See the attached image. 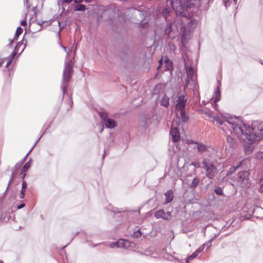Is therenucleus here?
Returning <instances> with one entry per match:
<instances>
[{
    "label": "nucleus",
    "mask_w": 263,
    "mask_h": 263,
    "mask_svg": "<svg viewBox=\"0 0 263 263\" xmlns=\"http://www.w3.org/2000/svg\"><path fill=\"white\" fill-rule=\"evenodd\" d=\"M201 167L205 171L206 177L210 179L214 178L217 168L212 156L209 155L208 157L205 156L203 158Z\"/></svg>",
    "instance_id": "39448f33"
},
{
    "label": "nucleus",
    "mask_w": 263,
    "mask_h": 263,
    "mask_svg": "<svg viewBox=\"0 0 263 263\" xmlns=\"http://www.w3.org/2000/svg\"><path fill=\"white\" fill-rule=\"evenodd\" d=\"M103 123L105 125L106 128H107L111 129L117 126L116 122L111 118H108Z\"/></svg>",
    "instance_id": "412c9836"
},
{
    "label": "nucleus",
    "mask_w": 263,
    "mask_h": 263,
    "mask_svg": "<svg viewBox=\"0 0 263 263\" xmlns=\"http://www.w3.org/2000/svg\"><path fill=\"white\" fill-rule=\"evenodd\" d=\"M162 13L165 16L168 15L169 14L170 11L168 10V9L167 8H165L162 10Z\"/></svg>",
    "instance_id": "c03bdc74"
},
{
    "label": "nucleus",
    "mask_w": 263,
    "mask_h": 263,
    "mask_svg": "<svg viewBox=\"0 0 263 263\" xmlns=\"http://www.w3.org/2000/svg\"><path fill=\"white\" fill-rule=\"evenodd\" d=\"M192 34V31L189 29L186 30L184 28L181 34V44L183 47H185V45L187 43L188 40L190 38Z\"/></svg>",
    "instance_id": "4468645a"
},
{
    "label": "nucleus",
    "mask_w": 263,
    "mask_h": 263,
    "mask_svg": "<svg viewBox=\"0 0 263 263\" xmlns=\"http://www.w3.org/2000/svg\"><path fill=\"white\" fill-rule=\"evenodd\" d=\"M30 163H31V159L27 162H26L24 166L22 167V169L21 170V174H23V173H26L28 171V170L30 167Z\"/></svg>",
    "instance_id": "cd10ccee"
},
{
    "label": "nucleus",
    "mask_w": 263,
    "mask_h": 263,
    "mask_svg": "<svg viewBox=\"0 0 263 263\" xmlns=\"http://www.w3.org/2000/svg\"><path fill=\"white\" fill-rule=\"evenodd\" d=\"M23 31V29L21 27H18L16 30L13 40H17L19 36L22 33Z\"/></svg>",
    "instance_id": "c85d7f7f"
},
{
    "label": "nucleus",
    "mask_w": 263,
    "mask_h": 263,
    "mask_svg": "<svg viewBox=\"0 0 263 263\" xmlns=\"http://www.w3.org/2000/svg\"><path fill=\"white\" fill-rule=\"evenodd\" d=\"M258 184L260 186V190L263 192V178H260L258 181Z\"/></svg>",
    "instance_id": "37998d69"
},
{
    "label": "nucleus",
    "mask_w": 263,
    "mask_h": 263,
    "mask_svg": "<svg viewBox=\"0 0 263 263\" xmlns=\"http://www.w3.org/2000/svg\"><path fill=\"white\" fill-rule=\"evenodd\" d=\"M15 57V53H12L11 54V55L8 58V60L5 65V67H8L10 65V64L12 62V61L13 60Z\"/></svg>",
    "instance_id": "7c9ffc66"
},
{
    "label": "nucleus",
    "mask_w": 263,
    "mask_h": 263,
    "mask_svg": "<svg viewBox=\"0 0 263 263\" xmlns=\"http://www.w3.org/2000/svg\"><path fill=\"white\" fill-rule=\"evenodd\" d=\"M237 181L242 187H249L250 185L249 172L242 171L239 172L237 175Z\"/></svg>",
    "instance_id": "0eeeda50"
},
{
    "label": "nucleus",
    "mask_w": 263,
    "mask_h": 263,
    "mask_svg": "<svg viewBox=\"0 0 263 263\" xmlns=\"http://www.w3.org/2000/svg\"><path fill=\"white\" fill-rule=\"evenodd\" d=\"M201 167L205 171L206 177L210 179L214 178L217 168L212 156L209 155L208 157L205 156L203 158Z\"/></svg>",
    "instance_id": "7ed1b4c3"
},
{
    "label": "nucleus",
    "mask_w": 263,
    "mask_h": 263,
    "mask_svg": "<svg viewBox=\"0 0 263 263\" xmlns=\"http://www.w3.org/2000/svg\"><path fill=\"white\" fill-rule=\"evenodd\" d=\"M24 39H23V40L18 42L16 45H15V47H14V49L13 50V51L12 52V53H15V55L18 53V50H19V49L20 48V47L24 45V47L23 48H22V50H21V53L19 54H20L25 49V47H26V41H25V43H24Z\"/></svg>",
    "instance_id": "a211bd4d"
},
{
    "label": "nucleus",
    "mask_w": 263,
    "mask_h": 263,
    "mask_svg": "<svg viewBox=\"0 0 263 263\" xmlns=\"http://www.w3.org/2000/svg\"><path fill=\"white\" fill-rule=\"evenodd\" d=\"M24 3H25V4H26V5L28 8H30V4L29 3V0H24Z\"/></svg>",
    "instance_id": "3c124183"
},
{
    "label": "nucleus",
    "mask_w": 263,
    "mask_h": 263,
    "mask_svg": "<svg viewBox=\"0 0 263 263\" xmlns=\"http://www.w3.org/2000/svg\"><path fill=\"white\" fill-rule=\"evenodd\" d=\"M12 173H11V175L10 176V179L9 180V182H8V186L7 187V189L5 191V192L6 193L9 187V186L10 185V184H11V183L12 182V181H13V180L14 179V176L15 175V173L13 171V169H12Z\"/></svg>",
    "instance_id": "e433bc0d"
},
{
    "label": "nucleus",
    "mask_w": 263,
    "mask_h": 263,
    "mask_svg": "<svg viewBox=\"0 0 263 263\" xmlns=\"http://www.w3.org/2000/svg\"><path fill=\"white\" fill-rule=\"evenodd\" d=\"M191 186L195 188L197 186V177H195L192 180Z\"/></svg>",
    "instance_id": "a19ab883"
},
{
    "label": "nucleus",
    "mask_w": 263,
    "mask_h": 263,
    "mask_svg": "<svg viewBox=\"0 0 263 263\" xmlns=\"http://www.w3.org/2000/svg\"><path fill=\"white\" fill-rule=\"evenodd\" d=\"M253 146L252 145H249L246 147V153L249 154L253 151Z\"/></svg>",
    "instance_id": "79ce46f5"
},
{
    "label": "nucleus",
    "mask_w": 263,
    "mask_h": 263,
    "mask_svg": "<svg viewBox=\"0 0 263 263\" xmlns=\"http://www.w3.org/2000/svg\"><path fill=\"white\" fill-rule=\"evenodd\" d=\"M173 26V23H168L164 26L163 29L164 34L172 39H174L175 36Z\"/></svg>",
    "instance_id": "ddd939ff"
},
{
    "label": "nucleus",
    "mask_w": 263,
    "mask_h": 263,
    "mask_svg": "<svg viewBox=\"0 0 263 263\" xmlns=\"http://www.w3.org/2000/svg\"><path fill=\"white\" fill-rule=\"evenodd\" d=\"M79 233V232H77L72 235L73 238L77 236Z\"/></svg>",
    "instance_id": "0e129e2a"
},
{
    "label": "nucleus",
    "mask_w": 263,
    "mask_h": 263,
    "mask_svg": "<svg viewBox=\"0 0 263 263\" xmlns=\"http://www.w3.org/2000/svg\"><path fill=\"white\" fill-rule=\"evenodd\" d=\"M238 120L236 118H230L225 120L224 125L222 127V130L227 134L228 131L232 134L233 132L238 138L245 139H248L249 141L256 140L258 136L254 133V129L251 127L247 124L238 123Z\"/></svg>",
    "instance_id": "f257e3e1"
},
{
    "label": "nucleus",
    "mask_w": 263,
    "mask_h": 263,
    "mask_svg": "<svg viewBox=\"0 0 263 263\" xmlns=\"http://www.w3.org/2000/svg\"><path fill=\"white\" fill-rule=\"evenodd\" d=\"M25 206V204L24 203H21L20 204L17 205L16 208L17 210H20L23 208Z\"/></svg>",
    "instance_id": "de8ad7c7"
},
{
    "label": "nucleus",
    "mask_w": 263,
    "mask_h": 263,
    "mask_svg": "<svg viewBox=\"0 0 263 263\" xmlns=\"http://www.w3.org/2000/svg\"><path fill=\"white\" fill-rule=\"evenodd\" d=\"M253 214L258 218L263 219V208L256 206L253 210Z\"/></svg>",
    "instance_id": "aec40b11"
},
{
    "label": "nucleus",
    "mask_w": 263,
    "mask_h": 263,
    "mask_svg": "<svg viewBox=\"0 0 263 263\" xmlns=\"http://www.w3.org/2000/svg\"><path fill=\"white\" fill-rule=\"evenodd\" d=\"M201 167L205 171L206 177L210 179L214 178L217 168L212 156L209 155L208 157L205 156L203 158Z\"/></svg>",
    "instance_id": "20e7f679"
},
{
    "label": "nucleus",
    "mask_w": 263,
    "mask_h": 263,
    "mask_svg": "<svg viewBox=\"0 0 263 263\" xmlns=\"http://www.w3.org/2000/svg\"><path fill=\"white\" fill-rule=\"evenodd\" d=\"M72 0H62V2L65 4H69L71 3Z\"/></svg>",
    "instance_id": "5fc2aeb1"
},
{
    "label": "nucleus",
    "mask_w": 263,
    "mask_h": 263,
    "mask_svg": "<svg viewBox=\"0 0 263 263\" xmlns=\"http://www.w3.org/2000/svg\"><path fill=\"white\" fill-rule=\"evenodd\" d=\"M211 242H208L207 243H204L202 245L201 247L200 248H198V253L201 252L203 251L204 248L205 247H206V250L208 249V248L211 246Z\"/></svg>",
    "instance_id": "72a5a7b5"
},
{
    "label": "nucleus",
    "mask_w": 263,
    "mask_h": 263,
    "mask_svg": "<svg viewBox=\"0 0 263 263\" xmlns=\"http://www.w3.org/2000/svg\"><path fill=\"white\" fill-rule=\"evenodd\" d=\"M142 235V232H141L140 230H138L136 231H135L133 234V237L134 238H138L140 237H141Z\"/></svg>",
    "instance_id": "4c0bfd02"
},
{
    "label": "nucleus",
    "mask_w": 263,
    "mask_h": 263,
    "mask_svg": "<svg viewBox=\"0 0 263 263\" xmlns=\"http://www.w3.org/2000/svg\"><path fill=\"white\" fill-rule=\"evenodd\" d=\"M99 116L102 120L103 123L105 122V121H106V120L109 118L107 114L105 111H100L99 112Z\"/></svg>",
    "instance_id": "2f4dec72"
},
{
    "label": "nucleus",
    "mask_w": 263,
    "mask_h": 263,
    "mask_svg": "<svg viewBox=\"0 0 263 263\" xmlns=\"http://www.w3.org/2000/svg\"><path fill=\"white\" fill-rule=\"evenodd\" d=\"M164 195L165 196V203H168L171 202L174 198L173 192L172 190H167L164 193Z\"/></svg>",
    "instance_id": "4be33fe9"
},
{
    "label": "nucleus",
    "mask_w": 263,
    "mask_h": 263,
    "mask_svg": "<svg viewBox=\"0 0 263 263\" xmlns=\"http://www.w3.org/2000/svg\"><path fill=\"white\" fill-rule=\"evenodd\" d=\"M27 187V182L23 180L22 183V189L21 190V193L20 194V198L21 199H23L25 197V193L26 192V189Z\"/></svg>",
    "instance_id": "b1692460"
},
{
    "label": "nucleus",
    "mask_w": 263,
    "mask_h": 263,
    "mask_svg": "<svg viewBox=\"0 0 263 263\" xmlns=\"http://www.w3.org/2000/svg\"><path fill=\"white\" fill-rule=\"evenodd\" d=\"M130 246V242L124 239H120L118 240L110 243L109 247L111 248H122L127 249Z\"/></svg>",
    "instance_id": "6e6552de"
},
{
    "label": "nucleus",
    "mask_w": 263,
    "mask_h": 263,
    "mask_svg": "<svg viewBox=\"0 0 263 263\" xmlns=\"http://www.w3.org/2000/svg\"><path fill=\"white\" fill-rule=\"evenodd\" d=\"M84 0H74L76 3L80 4L83 2Z\"/></svg>",
    "instance_id": "052dcab7"
},
{
    "label": "nucleus",
    "mask_w": 263,
    "mask_h": 263,
    "mask_svg": "<svg viewBox=\"0 0 263 263\" xmlns=\"http://www.w3.org/2000/svg\"><path fill=\"white\" fill-rule=\"evenodd\" d=\"M192 165L194 166V167L197 168V162H193L190 164V166H192Z\"/></svg>",
    "instance_id": "6e6d98bb"
},
{
    "label": "nucleus",
    "mask_w": 263,
    "mask_h": 263,
    "mask_svg": "<svg viewBox=\"0 0 263 263\" xmlns=\"http://www.w3.org/2000/svg\"><path fill=\"white\" fill-rule=\"evenodd\" d=\"M14 215H13L11 216V215H9V217L7 218V219L6 220V221H7L9 220H14Z\"/></svg>",
    "instance_id": "603ef678"
},
{
    "label": "nucleus",
    "mask_w": 263,
    "mask_h": 263,
    "mask_svg": "<svg viewBox=\"0 0 263 263\" xmlns=\"http://www.w3.org/2000/svg\"><path fill=\"white\" fill-rule=\"evenodd\" d=\"M92 0H84V1L85 2V3H90L92 1Z\"/></svg>",
    "instance_id": "69168bd1"
},
{
    "label": "nucleus",
    "mask_w": 263,
    "mask_h": 263,
    "mask_svg": "<svg viewBox=\"0 0 263 263\" xmlns=\"http://www.w3.org/2000/svg\"><path fill=\"white\" fill-rule=\"evenodd\" d=\"M214 151V150L212 147L207 146L203 144L198 142V152L204 153L203 158L205 156L208 157L209 155L212 156Z\"/></svg>",
    "instance_id": "1a4fd4ad"
},
{
    "label": "nucleus",
    "mask_w": 263,
    "mask_h": 263,
    "mask_svg": "<svg viewBox=\"0 0 263 263\" xmlns=\"http://www.w3.org/2000/svg\"><path fill=\"white\" fill-rule=\"evenodd\" d=\"M170 135L172 136V139L173 142H177L180 140V132L177 128H172L170 130Z\"/></svg>",
    "instance_id": "f3484780"
},
{
    "label": "nucleus",
    "mask_w": 263,
    "mask_h": 263,
    "mask_svg": "<svg viewBox=\"0 0 263 263\" xmlns=\"http://www.w3.org/2000/svg\"><path fill=\"white\" fill-rule=\"evenodd\" d=\"M155 217L157 219L162 218L164 220H170L172 218V214L171 212H165L163 209H161L155 213Z\"/></svg>",
    "instance_id": "9d476101"
},
{
    "label": "nucleus",
    "mask_w": 263,
    "mask_h": 263,
    "mask_svg": "<svg viewBox=\"0 0 263 263\" xmlns=\"http://www.w3.org/2000/svg\"><path fill=\"white\" fill-rule=\"evenodd\" d=\"M2 216H3V214H1L0 216V221H4V218H3Z\"/></svg>",
    "instance_id": "e2e57ef3"
},
{
    "label": "nucleus",
    "mask_w": 263,
    "mask_h": 263,
    "mask_svg": "<svg viewBox=\"0 0 263 263\" xmlns=\"http://www.w3.org/2000/svg\"><path fill=\"white\" fill-rule=\"evenodd\" d=\"M197 0H167V4L171 6L177 15L191 18L193 16V9Z\"/></svg>",
    "instance_id": "f03ea898"
},
{
    "label": "nucleus",
    "mask_w": 263,
    "mask_h": 263,
    "mask_svg": "<svg viewBox=\"0 0 263 263\" xmlns=\"http://www.w3.org/2000/svg\"><path fill=\"white\" fill-rule=\"evenodd\" d=\"M249 161L247 159H243L242 161H241L236 166H231L229 170L227 172V175L229 176L233 174L237 169L239 168H243V165L245 164L248 163Z\"/></svg>",
    "instance_id": "2eb2a0df"
},
{
    "label": "nucleus",
    "mask_w": 263,
    "mask_h": 263,
    "mask_svg": "<svg viewBox=\"0 0 263 263\" xmlns=\"http://www.w3.org/2000/svg\"><path fill=\"white\" fill-rule=\"evenodd\" d=\"M218 86L216 87V88L215 90L214 95L213 98V99H214L213 106H214L215 109H216V107L217 106V102L218 101H219L221 98L220 92V90H219V86L220 85V83L219 81H218Z\"/></svg>",
    "instance_id": "dca6fc26"
},
{
    "label": "nucleus",
    "mask_w": 263,
    "mask_h": 263,
    "mask_svg": "<svg viewBox=\"0 0 263 263\" xmlns=\"http://www.w3.org/2000/svg\"><path fill=\"white\" fill-rule=\"evenodd\" d=\"M36 144H34V145L32 146V147L31 148V149L29 151V152L27 154V155L25 156V157L22 160H21L20 162H22V164H23L24 162L25 161L27 155H28V154L33 149V148H34V147L35 146V145H36Z\"/></svg>",
    "instance_id": "a18cd8bd"
},
{
    "label": "nucleus",
    "mask_w": 263,
    "mask_h": 263,
    "mask_svg": "<svg viewBox=\"0 0 263 263\" xmlns=\"http://www.w3.org/2000/svg\"><path fill=\"white\" fill-rule=\"evenodd\" d=\"M103 129H104V127H103V125H102V127H101V129H100V133H102V131L103 130Z\"/></svg>",
    "instance_id": "338daca9"
},
{
    "label": "nucleus",
    "mask_w": 263,
    "mask_h": 263,
    "mask_svg": "<svg viewBox=\"0 0 263 263\" xmlns=\"http://www.w3.org/2000/svg\"><path fill=\"white\" fill-rule=\"evenodd\" d=\"M14 40H13V39L12 40L11 39H9V42L10 43V46H11V45H12V43H13Z\"/></svg>",
    "instance_id": "680f3d73"
},
{
    "label": "nucleus",
    "mask_w": 263,
    "mask_h": 263,
    "mask_svg": "<svg viewBox=\"0 0 263 263\" xmlns=\"http://www.w3.org/2000/svg\"><path fill=\"white\" fill-rule=\"evenodd\" d=\"M198 114L204 115L205 116L209 118H212L213 117L210 111H205L202 109H198Z\"/></svg>",
    "instance_id": "473e14b6"
},
{
    "label": "nucleus",
    "mask_w": 263,
    "mask_h": 263,
    "mask_svg": "<svg viewBox=\"0 0 263 263\" xmlns=\"http://www.w3.org/2000/svg\"><path fill=\"white\" fill-rule=\"evenodd\" d=\"M112 211L114 213H116V212L120 213L121 212V211H119L118 209H117V208H115L114 210H112Z\"/></svg>",
    "instance_id": "bf43d9fd"
},
{
    "label": "nucleus",
    "mask_w": 263,
    "mask_h": 263,
    "mask_svg": "<svg viewBox=\"0 0 263 263\" xmlns=\"http://www.w3.org/2000/svg\"><path fill=\"white\" fill-rule=\"evenodd\" d=\"M186 68V73L187 78L185 79V84L188 85L190 84V82H193L194 81L195 71L193 68L192 66H189Z\"/></svg>",
    "instance_id": "f8f14e48"
},
{
    "label": "nucleus",
    "mask_w": 263,
    "mask_h": 263,
    "mask_svg": "<svg viewBox=\"0 0 263 263\" xmlns=\"http://www.w3.org/2000/svg\"><path fill=\"white\" fill-rule=\"evenodd\" d=\"M186 99L183 95H181L178 98V101L176 104L175 108L178 111L185 110V104Z\"/></svg>",
    "instance_id": "9b49d317"
},
{
    "label": "nucleus",
    "mask_w": 263,
    "mask_h": 263,
    "mask_svg": "<svg viewBox=\"0 0 263 263\" xmlns=\"http://www.w3.org/2000/svg\"><path fill=\"white\" fill-rule=\"evenodd\" d=\"M215 192L218 195H221L223 193V191L220 187L217 186L214 189Z\"/></svg>",
    "instance_id": "ea45409f"
},
{
    "label": "nucleus",
    "mask_w": 263,
    "mask_h": 263,
    "mask_svg": "<svg viewBox=\"0 0 263 263\" xmlns=\"http://www.w3.org/2000/svg\"><path fill=\"white\" fill-rule=\"evenodd\" d=\"M85 6L83 4H78L73 7L75 11H84L85 10Z\"/></svg>",
    "instance_id": "bb28decb"
},
{
    "label": "nucleus",
    "mask_w": 263,
    "mask_h": 263,
    "mask_svg": "<svg viewBox=\"0 0 263 263\" xmlns=\"http://www.w3.org/2000/svg\"><path fill=\"white\" fill-rule=\"evenodd\" d=\"M213 119H214V121L215 122H216L219 125H223V124L224 125L225 120L224 121L223 120L220 119V118H219L218 117H215L213 118Z\"/></svg>",
    "instance_id": "f704fd0d"
},
{
    "label": "nucleus",
    "mask_w": 263,
    "mask_h": 263,
    "mask_svg": "<svg viewBox=\"0 0 263 263\" xmlns=\"http://www.w3.org/2000/svg\"><path fill=\"white\" fill-rule=\"evenodd\" d=\"M62 47L63 48V49H64L65 51H66V48L65 46H62Z\"/></svg>",
    "instance_id": "774afa93"
},
{
    "label": "nucleus",
    "mask_w": 263,
    "mask_h": 263,
    "mask_svg": "<svg viewBox=\"0 0 263 263\" xmlns=\"http://www.w3.org/2000/svg\"><path fill=\"white\" fill-rule=\"evenodd\" d=\"M159 65L157 68L158 69H159L160 67H161L163 65V61L162 58L159 60Z\"/></svg>",
    "instance_id": "8fccbe9b"
},
{
    "label": "nucleus",
    "mask_w": 263,
    "mask_h": 263,
    "mask_svg": "<svg viewBox=\"0 0 263 263\" xmlns=\"http://www.w3.org/2000/svg\"><path fill=\"white\" fill-rule=\"evenodd\" d=\"M170 103V98L166 95H164L160 101V105L162 106L167 107Z\"/></svg>",
    "instance_id": "5701e85b"
},
{
    "label": "nucleus",
    "mask_w": 263,
    "mask_h": 263,
    "mask_svg": "<svg viewBox=\"0 0 263 263\" xmlns=\"http://www.w3.org/2000/svg\"><path fill=\"white\" fill-rule=\"evenodd\" d=\"M164 71H169L172 72L173 70V62L168 58H166L164 60Z\"/></svg>",
    "instance_id": "6ab92c4d"
},
{
    "label": "nucleus",
    "mask_w": 263,
    "mask_h": 263,
    "mask_svg": "<svg viewBox=\"0 0 263 263\" xmlns=\"http://www.w3.org/2000/svg\"><path fill=\"white\" fill-rule=\"evenodd\" d=\"M20 23H21V25L22 26H24V27L27 26V21L26 20H22L21 21Z\"/></svg>",
    "instance_id": "09e8293b"
},
{
    "label": "nucleus",
    "mask_w": 263,
    "mask_h": 263,
    "mask_svg": "<svg viewBox=\"0 0 263 263\" xmlns=\"http://www.w3.org/2000/svg\"><path fill=\"white\" fill-rule=\"evenodd\" d=\"M237 0H223V3L226 8L231 6H235L237 3Z\"/></svg>",
    "instance_id": "a878e982"
},
{
    "label": "nucleus",
    "mask_w": 263,
    "mask_h": 263,
    "mask_svg": "<svg viewBox=\"0 0 263 263\" xmlns=\"http://www.w3.org/2000/svg\"><path fill=\"white\" fill-rule=\"evenodd\" d=\"M22 165V162H18L16 163L13 168V171L15 173H16L18 171V170L21 167Z\"/></svg>",
    "instance_id": "58836bf2"
},
{
    "label": "nucleus",
    "mask_w": 263,
    "mask_h": 263,
    "mask_svg": "<svg viewBox=\"0 0 263 263\" xmlns=\"http://www.w3.org/2000/svg\"><path fill=\"white\" fill-rule=\"evenodd\" d=\"M69 100H70V109H71L73 105V101H72V97H71V98L69 97Z\"/></svg>",
    "instance_id": "4d7b16f0"
},
{
    "label": "nucleus",
    "mask_w": 263,
    "mask_h": 263,
    "mask_svg": "<svg viewBox=\"0 0 263 263\" xmlns=\"http://www.w3.org/2000/svg\"><path fill=\"white\" fill-rule=\"evenodd\" d=\"M180 118L182 123L185 124L188 122L189 118L186 115L185 110L180 111Z\"/></svg>",
    "instance_id": "393cba45"
},
{
    "label": "nucleus",
    "mask_w": 263,
    "mask_h": 263,
    "mask_svg": "<svg viewBox=\"0 0 263 263\" xmlns=\"http://www.w3.org/2000/svg\"><path fill=\"white\" fill-rule=\"evenodd\" d=\"M20 174L22 175L21 177V179L24 180L26 176L25 173H23V174H21V173Z\"/></svg>",
    "instance_id": "13d9d810"
},
{
    "label": "nucleus",
    "mask_w": 263,
    "mask_h": 263,
    "mask_svg": "<svg viewBox=\"0 0 263 263\" xmlns=\"http://www.w3.org/2000/svg\"><path fill=\"white\" fill-rule=\"evenodd\" d=\"M227 141L228 143L230 146H232L235 144V140L233 138H232L231 136L228 135L227 136Z\"/></svg>",
    "instance_id": "c9c22d12"
},
{
    "label": "nucleus",
    "mask_w": 263,
    "mask_h": 263,
    "mask_svg": "<svg viewBox=\"0 0 263 263\" xmlns=\"http://www.w3.org/2000/svg\"><path fill=\"white\" fill-rule=\"evenodd\" d=\"M50 125H51V123H49V125H48V126L45 129V130L44 131V132L43 133V134L41 135V136L39 137V138L37 139V140L35 142V144H36L38 141L41 139V138H42V137L43 136V135L45 133L46 131L47 130V128L49 127V126H50Z\"/></svg>",
    "instance_id": "49530a36"
},
{
    "label": "nucleus",
    "mask_w": 263,
    "mask_h": 263,
    "mask_svg": "<svg viewBox=\"0 0 263 263\" xmlns=\"http://www.w3.org/2000/svg\"><path fill=\"white\" fill-rule=\"evenodd\" d=\"M73 70V66L69 63H66L65 65L63 73V81L61 84V89L63 93V98L67 93V87L71 78V73Z\"/></svg>",
    "instance_id": "423d86ee"
},
{
    "label": "nucleus",
    "mask_w": 263,
    "mask_h": 263,
    "mask_svg": "<svg viewBox=\"0 0 263 263\" xmlns=\"http://www.w3.org/2000/svg\"><path fill=\"white\" fill-rule=\"evenodd\" d=\"M209 0H208L206 3L205 6H204V10H207L209 8Z\"/></svg>",
    "instance_id": "864d4df0"
},
{
    "label": "nucleus",
    "mask_w": 263,
    "mask_h": 263,
    "mask_svg": "<svg viewBox=\"0 0 263 263\" xmlns=\"http://www.w3.org/2000/svg\"><path fill=\"white\" fill-rule=\"evenodd\" d=\"M197 256V250H195V252L192 254L190 256L187 257L185 260V262H182V263H189L191 260L195 258Z\"/></svg>",
    "instance_id": "c756f323"
}]
</instances>
